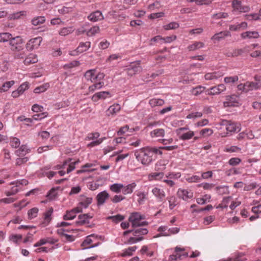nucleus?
I'll use <instances>...</instances> for the list:
<instances>
[{
	"label": "nucleus",
	"mask_w": 261,
	"mask_h": 261,
	"mask_svg": "<svg viewBox=\"0 0 261 261\" xmlns=\"http://www.w3.org/2000/svg\"><path fill=\"white\" fill-rule=\"evenodd\" d=\"M158 151V149L156 148L147 146L137 150L135 152V155L137 160L142 164L147 166L152 162L153 153H157Z\"/></svg>",
	"instance_id": "f257e3e1"
},
{
	"label": "nucleus",
	"mask_w": 261,
	"mask_h": 261,
	"mask_svg": "<svg viewBox=\"0 0 261 261\" xmlns=\"http://www.w3.org/2000/svg\"><path fill=\"white\" fill-rule=\"evenodd\" d=\"M23 40L20 36L13 37L9 43L11 50L12 51L23 50Z\"/></svg>",
	"instance_id": "f03ea898"
},
{
	"label": "nucleus",
	"mask_w": 261,
	"mask_h": 261,
	"mask_svg": "<svg viewBox=\"0 0 261 261\" xmlns=\"http://www.w3.org/2000/svg\"><path fill=\"white\" fill-rule=\"evenodd\" d=\"M141 61H137L132 63L126 68L127 74L129 76H133L142 71V67L140 66Z\"/></svg>",
	"instance_id": "7ed1b4c3"
},
{
	"label": "nucleus",
	"mask_w": 261,
	"mask_h": 261,
	"mask_svg": "<svg viewBox=\"0 0 261 261\" xmlns=\"http://www.w3.org/2000/svg\"><path fill=\"white\" fill-rule=\"evenodd\" d=\"M227 101L224 102L225 107H238L239 106V97L236 95H232L227 96Z\"/></svg>",
	"instance_id": "20e7f679"
},
{
	"label": "nucleus",
	"mask_w": 261,
	"mask_h": 261,
	"mask_svg": "<svg viewBox=\"0 0 261 261\" xmlns=\"http://www.w3.org/2000/svg\"><path fill=\"white\" fill-rule=\"evenodd\" d=\"M232 7L234 11H238L240 12H247L250 10L249 6H242L241 2L238 0H233Z\"/></svg>",
	"instance_id": "39448f33"
},
{
	"label": "nucleus",
	"mask_w": 261,
	"mask_h": 261,
	"mask_svg": "<svg viewBox=\"0 0 261 261\" xmlns=\"http://www.w3.org/2000/svg\"><path fill=\"white\" fill-rule=\"evenodd\" d=\"M88 19L92 22H96L104 19L103 16L101 11L97 10L91 13L88 16Z\"/></svg>",
	"instance_id": "423d86ee"
},
{
	"label": "nucleus",
	"mask_w": 261,
	"mask_h": 261,
	"mask_svg": "<svg viewBox=\"0 0 261 261\" xmlns=\"http://www.w3.org/2000/svg\"><path fill=\"white\" fill-rule=\"evenodd\" d=\"M110 195L106 191L100 192L96 196L97 205H102L106 201V200L109 197Z\"/></svg>",
	"instance_id": "0eeeda50"
},
{
	"label": "nucleus",
	"mask_w": 261,
	"mask_h": 261,
	"mask_svg": "<svg viewBox=\"0 0 261 261\" xmlns=\"http://www.w3.org/2000/svg\"><path fill=\"white\" fill-rule=\"evenodd\" d=\"M93 198L92 197H87L84 195H81L79 198V205L84 208H87L92 203Z\"/></svg>",
	"instance_id": "6e6552de"
},
{
	"label": "nucleus",
	"mask_w": 261,
	"mask_h": 261,
	"mask_svg": "<svg viewBox=\"0 0 261 261\" xmlns=\"http://www.w3.org/2000/svg\"><path fill=\"white\" fill-rule=\"evenodd\" d=\"M177 196L179 198H181L184 200H187L189 198H191L193 196V193L188 191L186 190L179 189L177 192Z\"/></svg>",
	"instance_id": "1a4fd4ad"
},
{
	"label": "nucleus",
	"mask_w": 261,
	"mask_h": 261,
	"mask_svg": "<svg viewBox=\"0 0 261 261\" xmlns=\"http://www.w3.org/2000/svg\"><path fill=\"white\" fill-rule=\"evenodd\" d=\"M108 96L111 97V94L108 91H102L96 93L92 97V100L93 101H97L100 99H105Z\"/></svg>",
	"instance_id": "9d476101"
},
{
	"label": "nucleus",
	"mask_w": 261,
	"mask_h": 261,
	"mask_svg": "<svg viewBox=\"0 0 261 261\" xmlns=\"http://www.w3.org/2000/svg\"><path fill=\"white\" fill-rule=\"evenodd\" d=\"M144 216L140 215L139 213H133L129 216L128 220L132 223V226L136 225V221H140L144 219Z\"/></svg>",
	"instance_id": "9b49d317"
},
{
	"label": "nucleus",
	"mask_w": 261,
	"mask_h": 261,
	"mask_svg": "<svg viewBox=\"0 0 261 261\" xmlns=\"http://www.w3.org/2000/svg\"><path fill=\"white\" fill-rule=\"evenodd\" d=\"M230 36V33L229 31H222L218 33L215 34L211 38L213 40H216L220 41L222 39H224L225 37Z\"/></svg>",
	"instance_id": "f8f14e48"
},
{
	"label": "nucleus",
	"mask_w": 261,
	"mask_h": 261,
	"mask_svg": "<svg viewBox=\"0 0 261 261\" xmlns=\"http://www.w3.org/2000/svg\"><path fill=\"white\" fill-rule=\"evenodd\" d=\"M38 62V58L36 55L30 54L25 58L23 63L25 65H28L31 64H34Z\"/></svg>",
	"instance_id": "ddd939ff"
},
{
	"label": "nucleus",
	"mask_w": 261,
	"mask_h": 261,
	"mask_svg": "<svg viewBox=\"0 0 261 261\" xmlns=\"http://www.w3.org/2000/svg\"><path fill=\"white\" fill-rule=\"evenodd\" d=\"M152 192L153 194L159 199L160 201H162L165 197V192L159 188H154L152 189Z\"/></svg>",
	"instance_id": "4468645a"
},
{
	"label": "nucleus",
	"mask_w": 261,
	"mask_h": 261,
	"mask_svg": "<svg viewBox=\"0 0 261 261\" xmlns=\"http://www.w3.org/2000/svg\"><path fill=\"white\" fill-rule=\"evenodd\" d=\"M95 69L87 70L84 74V76L87 81H90L92 83L95 82Z\"/></svg>",
	"instance_id": "2eb2a0df"
},
{
	"label": "nucleus",
	"mask_w": 261,
	"mask_h": 261,
	"mask_svg": "<svg viewBox=\"0 0 261 261\" xmlns=\"http://www.w3.org/2000/svg\"><path fill=\"white\" fill-rule=\"evenodd\" d=\"M94 234H91L90 236H89L88 237H86V239L83 242V243L81 244V246L83 247H84L83 249H86L88 248H91L95 247L98 245L99 243H97L95 245H91L89 247H86L87 245L90 244L92 242V239L90 238L91 237H94Z\"/></svg>",
	"instance_id": "dca6fc26"
},
{
	"label": "nucleus",
	"mask_w": 261,
	"mask_h": 261,
	"mask_svg": "<svg viewBox=\"0 0 261 261\" xmlns=\"http://www.w3.org/2000/svg\"><path fill=\"white\" fill-rule=\"evenodd\" d=\"M90 47V42L81 43L76 49L74 52L82 53L86 51Z\"/></svg>",
	"instance_id": "f3484780"
},
{
	"label": "nucleus",
	"mask_w": 261,
	"mask_h": 261,
	"mask_svg": "<svg viewBox=\"0 0 261 261\" xmlns=\"http://www.w3.org/2000/svg\"><path fill=\"white\" fill-rule=\"evenodd\" d=\"M136 183L132 182V184L128 185L125 187H123V189H122L123 194L124 195H126L128 194L132 193L133 192L134 189L136 187Z\"/></svg>",
	"instance_id": "a211bd4d"
},
{
	"label": "nucleus",
	"mask_w": 261,
	"mask_h": 261,
	"mask_svg": "<svg viewBox=\"0 0 261 261\" xmlns=\"http://www.w3.org/2000/svg\"><path fill=\"white\" fill-rule=\"evenodd\" d=\"M165 135V130L163 128H158L151 132L150 136L152 137H163Z\"/></svg>",
	"instance_id": "6ab92c4d"
},
{
	"label": "nucleus",
	"mask_w": 261,
	"mask_h": 261,
	"mask_svg": "<svg viewBox=\"0 0 261 261\" xmlns=\"http://www.w3.org/2000/svg\"><path fill=\"white\" fill-rule=\"evenodd\" d=\"M120 106L119 104L112 105L109 107L107 112L108 115H114L120 110Z\"/></svg>",
	"instance_id": "aec40b11"
},
{
	"label": "nucleus",
	"mask_w": 261,
	"mask_h": 261,
	"mask_svg": "<svg viewBox=\"0 0 261 261\" xmlns=\"http://www.w3.org/2000/svg\"><path fill=\"white\" fill-rule=\"evenodd\" d=\"M13 38L12 35L9 33H3L0 34V41L1 42H10V40Z\"/></svg>",
	"instance_id": "412c9836"
},
{
	"label": "nucleus",
	"mask_w": 261,
	"mask_h": 261,
	"mask_svg": "<svg viewBox=\"0 0 261 261\" xmlns=\"http://www.w3.org/2000/svg\"><path fill=\"white\" fill-rule=\"evenodd\" d=\"M149 104L152 107L161 106L164 104V101L161 99L153 98L149 100Z\"/></svg>",
	"instance_id": "4be33fe9"
},
{
	"label": "nucleus",
	"mask_w": 261,
	"mask_h": 261,
	"mask_svg": "<svg viewBox=\"0 0 261 261\" xmlns=\"http://www.w3.org/2000/svg\"><path fill=\"white\" fill-rule=\"evenodd\" d=\"M45 21L44 16H37L32 20V23L34 25H38L43 23Z\"/></svg>",
	"instance_id": "5701e85b"
},
{
	"label": "nucleus",
	"mask_w": 261,
	"mask_h": 261,
	"mask_svg": "<svg viewBox=\"0 0 261 261\" xmlns=\"http://www.w3.org/2000/svg\"><path fill=\"white\" fill-rule=\"evenodd\" d=\"M221 73L218 74L217 72L207 73L205 74L204 77L206 80H211L213 79H217L218 77L222 76Z\"/></svg>",
	"instance_id": "b1692460"
},
{
	"label": "nucleus",
	"mask_w": 261,
	"mask_h": 261,
	"mask_svg": "<svg viewBox=\"0 0 261 261\" xmlns=\"http://www.w3.org/2000/svg\"><path fill=\"white\" fill-rule=\"evenodd\" d=\"M123 188V185L122 184H114L110 186V190L115 193H119Z\"/></svg>",
	"instance_id": "393cba45"
},
{
	"label": "nucleus",
	"mask_w": 261,
	"mask_h": 261,
	"mask_svg": "<svg viewBox=\"0 0 261 261\" xmlns=\"http://www.w3.org/2000/svg\"><path fill=\"white\" fill-rule=\"evenodd\" d=\"M226 129L227 131L229 132H235L236 131H240V128L239 127H237L235 123L231 122L230 121L229 124L227 125Z\"/></svg>",
	"instance_id": "a878e982"
},
{
	"label": "nucleus",
	"mask_w": 261,
	"mask_h": 261,
	"mask_svg": "<svg viewBox=\"0 0 261 261\" xmlns=\"http://www.w3.org/2000/svg\"><path fill=\"white\" fill-rule=\"evenodd\" d=\"M103 85L104 83L102 82H99L98 83H96L89 87V90L90 92H94L96 89H100Z\"/></svg>",
	"instance_id": "bb28decb"
},
{
	"label": "nucleus",
	"mask_w": 261,
	"mask_h": 261,
	"mask_svg": "<svg viewBox=\"0 0 261 261\" xmlns=\"http://www.w3.org/2000/svg\"><path fill=\"white\" fill-rule=\"evenodd\" d=\"M124 219V217L121 215L118 214L115 216H109L108 219L111 220L115 223H118L119 222L122 221Z\"/></svg>",
	"instance_id": "cd10ccee"
},
{
	"label": "nucleus",
	"mask_w": 261,
	"mask_h": 261,
	"mask_svg": "<svg viewBox=\"0 0 261 261\" xmlns=\"http://www.w3.org/2000/svg\"><path fill=\"white\" fill-rule=\"evenodd\" d=\"M137 248V246L128 247L127 249H126L124 251L123 253L121 254V256L123 257H125L126 256H131L133 255L132 252L135 251Z\"/></svg>",
	"instance_id": "c85d7f7f"
},
{
	"label": "nucleus",
	"mask_w": 261,
	"mask_h": 261,
	"mask_svg": "<svg viewBox=\"0 0 261 261\" xmlns=\"http://www.w3.org/2000/svg\"><path fill=\"white\" fill-rule=\"evenodd\" d=\"M38 209L36 207H34L30 210L28 212V219H32L35 218L37 216Z\"/></svg>",
	"instance_id": "c756f323"
},
{
	"label": "nucleus",
	"mask_w": 261,
	"mask_h": 261,
	"mask_svg": "<svg viewBox=\"0 0 261 261\" xmlns=\"http://www.w3.org/2000/svg\"><path fill=\"white\" fill-rule=\"evenodd\" d=\"M148 232V231L146 228L135 229V230L134 231V236H140L141 235H145L147 234Z\"/></svg>",
	"instance_id": "7c9ffc66"
},
{
	"label": "nucleus",
	"mask_w": 261,
	"mask_h": 261,
	"mask_svg": "<svg viewBox=\"0 0 261 261\" xmlns=\"http://www.w3.org/2000/svg\"><path fill=\"white\" fill-rule=\"evenodd\" d=\"M179 27V24L176 22H172L170 23L164 25V28L166 30H174L177 29Z\"/></svg>",
	"instance_id": "2f4dec72"
},
{
	"label": "nucleus",
	"mask_w": 261,
	"mask_h": 261,
	"mask_svg": "<svg viewBox=\"0 0 261 261\" xmlns=\"http://www.w3.org/2000/svg\"><path fill=\"white\" fill-rule=\"evenodd\" d=\"M76 217L74 210L70 211H67L66 214L63 216V219L65 220H72Z\"/></svg>",
	"instance_id": "473e14b6"
},
{
	"label": "nucleus",
	"mask_w": 261,
	"mask_h": 261,
	"mask_svg": "<svg viewBox=\"0 0 261 261\" xmlns=\"http://www.w3.org/2000/svg\"><path fill=\"white\" fill-rule=\"evenodd\" d=\"M59 187H57V189H55V188H53L51 189L48 192L47 195H46V197L48 198V199L50 200H53L56 197L57 193L56 192V190L59 189Z\"/></svg>",
	"instance_id": "72a5a7b5"
},
{
	"label": "nucleus",
	"mask_w": 261,
	"mask_h": 261,
	"mask_svg": "<svg viewBox=\"0 0 261 261\" xmlns=\"http://www.w3.org/2000/svg\"><path fill=\"white\" fill-rule=\"evenodd\" d=\"M245 17L246 19L248 20H261V16L259 15L258 13H253L249 15H246Z\"/></svg>",
	"instance_id": "f704fd0d"
},
{
	"label": "nucleus",
	"mask_w": 261,
	"mask_h": 261,
	"mask_svg": "<svg viewBox=\"0 0 261 261\" xmlns=\"http://www.w3.org/2000/svg\"><path fill=\"white\" fill-rule=\"evenodd\" d=\"M73 31V30L72 27L64 28L60 30L59 34L61 36H66L71 33Z\"/></svg>",
	"instance_id": "c9c22d12"
},
{
	"label": "nucleus",
	"mask_w": 261,
	"mask_h": 261,
	"mask_svg": "<svg viewBox=\"0 0 261 261\" xmlns=\"http://www.w3.org/2000/svg\"><path fill=\"white\" fill-rule=\"evenodd\" d=\"M13 56L15 59H22L25 56V53L23 50L18 51H13Z\"/></svg>",
	"instance_id": "e433bc0d"
},
{
	"label": "nucleus",
	"mask_w": 261,
	"mask_h": 261,
	"mask_svg": "<svg viewBox=\"0 0 261 261\" xmlns=\"http://www.w3.org/2000/svg\"><path fill=\"white\" fill-rule=\"evenodd\" d=\"M205 90V87L202 86H197L192 90V93L194 95H198Z\"/></svg>",
	"instance_id": "4c0bfd02"
},
{
	"label": "nucleus",
	"mask_w": 261,
	"mask_h": 261,
	"mask_svg": "<svg viewBox=\"0 0 261 261\" xmlns=\"http://www.w3.org/2000/svg\"><path fill=\"white\" fill-rule=\"evenodd\" d=\"M167 199L169 202L170 209L172 210L176 205L175 203L176 198L175 196H171L167 197Z\"/></svg>",
	"instance_id": "58836bf2"
},
{
	"label": "nucleus",
	"mask_w": 261,
	"mask_h": 261,
	"mask_svg": "<svg viewBox=\"0 0 261 261\" xmlns=\"http://www.w3.org/2000/svg\"><path fill=\"white\" fill-rule=\"evenodd\" d=\"M204 45V44L202 42H197L192 44L188 47V49L189 50H194L197 48H199L202 47Z\"/></svg>",
	"instance_id": "ea45409f"
},
{
	"label": "nucleus",
	"mask_w": 261,
	"mask_h": 261,
	"mask_svg": "<svg viewBox=\"0 0 261 261\" xmlns=\"http://www.w3.org/2000/svg\"><path fill=\"white\" fill-rule=\"evenodd\" d=\"M194 135L193 131H189L187 133L183 134L180 137V139L183 140L190 139Z\"/></svg>",
	"instance_id": "a19ab883"
},
{
	"label": "nucleus",
	"mask_w": 261,
	"mask_h": 261,
	"mask_svg": "<svg viewBox=\"0 0 261 261\" xmlns=\"http://www.w3.org/2000/svg\"><path fill=\"white\" fill-rule=\"evenodd\" d=\"M230 199L231 197H227L224 198L221 204H220L217 208H224L227 207V204L229 203Z\"/></svg>",
	"instance_id": "79ce46f5"
},
{
	"label": "nucleus",
	"mask_w": 261,
	"mask_h": 261,
	"mask_svg": "<svg viewBox=\"0 0 261 261\" xmlns=\"http://www.w3.org/2000/svg\"><path fill=\"white\" fill-rule=\"evenodd\" d=\"M99 28L98 26H94L91 28L89 31L87 32V35L88 36H92L94 35L96 33L99 32Z\"/></svg>",
	"instance_id": "37998d69"
},
{
	"label": "nucleus",
	"mask_w": 261,
	"mask_h": 261,
	"mask_svg": "<svg viewBox=\"0 0 261 261\" xmlns=\"http://www.w3.org/2000/svg\"><path fill=\"white\" fill-rule=\"evenodd\" d=\"M30 41L32 42V44L34 46L35 48H37L38 46H40V43L42 41L41 37H36L33 39H30Z\"/></svg>",
	"instance_id": "c03bdc74"
},
{
	"label": "nucleus",
	"mask_w": 261,
	"mask_h": 261,
	"mask_svg": "<svg viewBox=\"0 0 261 261\" xmlns=\"http://www.w3.org/2000/svg\"><path fill=\"white\" fill-rule=\"evenodd\" d=\"M29 88V83L27 82L22 84L18 88L17 90L22 94L26 90Z\"/></svg>",
	"instance_id": "a18cd8bd"
},
{
	"label": "nucleus",
	"mask_w": 261,
	"mask_h": 261,
	"mask_svg": "<svg viewBox=\"0 0 261 261\" xmlns=\"http://www.w3.org/2000/svg\"><path fill=\"white\" fill-rule=\"evenodd\" d=\"M48 115L47 112H43L40 114H37L35 115H34L32 117L34 120H41L46 117Z\"/></svg>",
	"instance_id": "49530a36"
},
{
	"label": "nucleus",
	"mask_w": 261,
	"mask_h": 261,
	"mask_svg": "<svg viewBox=\"0 0 261 261\" xmlns=\"http://www.w3.org/2000/svg\"><path fill=\"white\" fill-rule=\"evenodd\" d=\"M80 65V63L77 61H73L68 64H66L64 66V68L65 69H67L69 68H71L74 67L79 66Z\"/></svg>",
	"instance_id": "de8ad7c7"
},
{
	"label": "nucleus",
	"mask_w": 261,
	"mask_h": 261,
	"mask_svg": "<svg viewBox=\"0 0 261 261\" xmlns=\"http://www.w3.org/2000/svg\"><path fill=\"white\" fill-rule=\"evenodd\" d=\"M244 49L242 48L234 49L232 52H231V55H228V57H237L238 56L241 55L243 53H244Z\"/></svg>",
	"instance_id": "09e8293b"
},
{
	"label": "nucleus",
	"mask_w": 261,
	"mask_h": 261,
	"mask_svg": "<svg viewBox=\"0 0 261 261\" xmlns=\"http://www.w3.org/2000/svg\"><path fill=\"white\" fill-rule=\"evenodd\" d=\"M249 84L251 90H257L261 87V82H249Z\"/></svg>",
	"instance_id": "8fccbe9b"
},
{
	"label": "nucleus",
	"mask_w": 261,
	"mask_h": 261,
	"mask_svg": "<svg viewBox=\"0 0 261 261\" xmlns=\"http://www.w3.org/2000/svg\"><path fill=\"white\" fill-rule=\"evenodd\" d=\"M202 113L200 112H196L190 113L188 114L187 116V118L188 119H192V118H200L202 117Z\"/></svg>",
	"instance_id": "3c124183"
},
{
	"label": "nucleus",
	"mask_w": 261,
	"mask_h": 261,
	"mask_svg": "<svg viewBox=\"0 0 261 261\" xmlns=\"http://www.w3.org/2000/svg\"><path fill=\"white\" fill-rule=\"evenodd\" d=\"M53 212V208L52 207L44 213V220L49 222L51 220V215Z\"/></svg>",
	"instance_id": "603ef678"
},
{
	"label": "nucleus",
	"mask_w": 261,
	"mask_h": 261,
	"mask_svg": "<svg viewBox=\"0 0 261 261\" xmlns=\"http://www.w3.org/2000/svg\"><path fill=\"white\" fill-rule=\"evenodd\" d=\"M241 162V160L239 158H233L230 159L228 163L229 165L231 166H236L238 164H239Z\"/></svg>",
	"instance_id": "864d4df0"
},
{
	"label": "nucleus",
	"mask_w": 261,
	"mask_h": 261,
	"mask_svg": "<svg viewBox=\"0 0 261 261\" xmlns=\"http://www.w3.org/2000/svg\"><path fill=\"white\" fill-rule=\"evenodd\" d=\"M11 145L13 148H17L20 145V142L19 139L17 138H13L11 141Z\"/></svg>",
	"instance_id": "5fc2aeb1"
},
{
	"label": "nucleus",
	"mask_w": 261,
	"mask_h": 261,
	"mask_svg": "<svg viewBox=\"0 0 261 261\" xmlns=\"http://www.w3.org/2000/svg\"><path fill=\"white\" fill-rule=\"evenodd\" d=\"M137 196L139 197L138 199V203L139 204H142L146 198V195L144 192H140L137 193Z\"/></svg>",
	"instance_id": "6e6d98bb"
},
{
	"label": "nucleus",
	"mask_w": 261,
	"mask_h": 261,
	"mask_svg": "<svg viewBox=\"0 0 261 261\" xmlns=\"http://www.w3.org/2000/svg\"><path fill=\"white\" fill-rule=\"evenodd\" d=\"M29 150H30V149H27L25 145H22L16 151L15 153L16 155L19 156L23 152H28Z\"/></svg>",
	"instance_id": "4d7b16f0"
},
{
	"label": "nucleus",
	"mask_w": 261,
	"mask_h": 261,
	"mask_svg": "<svg viewBox=\"0 0 261 261\" xmlns=\"http://www.w3.org/2000/svg\"><path fill=\"white\" fill-rule=\"evenodd\" d=\"M220 93L219 91L217 86H215V87H212L210 90H208L207 91V93L206 94L211 95L218 94Z\"/></svg>",
	"instance_id": "13d9d810"
},
{
	"label": "nucleus",
	"mask_w": 261,
	"mask_h": 261,
	"mask_svg": "<svg viewBox=\"0 0 261 261\" xmlns=\"http://www.w3.org/2000/svg\"><path fill=\"white\" fill-rule=\"evenodd\" d=\"M22 238V236L21 234H12L9 237V239L13 242L17 243V241L21 240Z\"/></svg>",
	"instance_id": "bf43d9fd"
},
{
	"label": "nucleus",
	"mask_w": 261,
	"mask_h": 261,
	"mask_svg": "<svg viewBox=\"0 0 261 261\" xmlns=\"http://www.w3.org/2000/svg\"><path fill=\"white\" fill-rule=\"evenodd\" d=\"M241 172L237 168H232L226 172V175L227 176H230L231 175L239 174H240Z\"/></svg>",
	"instance_id": "052dcab7"
},
{
	"label": "nucleus",
	"mask_w": 261,
	"mask_h": 261,
	"mask_svg": "<svg viewBox=\"0 0 261 261\" xmlns=\"http://www.w3.org/2000/svg\"><path fill=\"white\" fill-rule=\"evenodd\" d=\"M238 80V77L237 76L226 77L224 79V82L226 83H234Z\"/></svg>",
	"instance_id": "680f3d73"
},
{
	"label": "nucleus",
	"mask_w": 261,
	"mask_h": 261,
	"mask_svg": "<svg viewBox=\"0 0 261 261\" xmlns=\"http://www.w3.org/2000/svg\"><path fill=\"white\" fill-rule=\"evenodd\" d=\"M29 160V159L28 157H25L23 158H17L16 160V165L17 166H20L23 164L27 162H28Z\"/></svg>",
	"instance_id": "e2e57ef3"
},
{
	"label": "nucleus",
	"mask_w": 261,
	"mask_h": 261,
	"mask_svg": "<svg viewBox=\"0 0 261 261\" xmlns=\"http://www.w3.org/2000/svg\"><path fill=\"white\" fill-rule=\"evenodd\" d=\"M128 130H129V126H128V125H126L123 127H121L119 129V130L117 132V135L118 136H121Z\"/></svg>",
	"instance_id": "0e129e2a"
},
{
	"label": "nucleus",
	"mask_w": 261,
	"mask_h": 261,
	"mask_svg": "<svg viewBox=\"0 0 261 261\" xmlns=\"http://www.w3.org/2000/svg\"><path fill=\"white\" fill-rule=\"evenodd\" d=\"M32 110L34 112H41L43 110V107L37 104H34L32 108Z\"/></svg>",
	"instance_id": "69168bd1"
},
{
	"label": "nucleus",
	"mask_w": 261,
	"mask_h": 261,
	"mask_svg": "<svg viewBox=\"0 0 261 261\" xmlns=\"http://www.w3.org/2000/svg\"><path fill=\"white\" fill-rule=\"evenodd\" d=\"M125 199V197L122 195H115L111 199V200L114 203H117Z\"/></svg>",
	"instance_id": "338daca9"
},
{
	"label": "nucleus",
	"mask_w": 261,
	"mask_h": 261,
	"mask_svg": "<svg viewBox=\"0 0 261 261\" xmlns=\"http://www.w3.org/2000/svg\"><path fill=\"white\" fill-rule=\"evenodd\" d=\"M245 255L243 253H238L235 258H234L233 261H244L246 260L245 258H244V256Z\"/></svg>",
	"instance_id": "774afa93"
}]
</instances>
